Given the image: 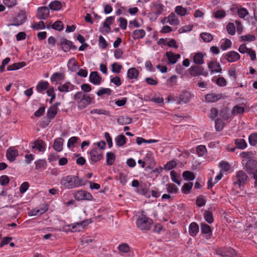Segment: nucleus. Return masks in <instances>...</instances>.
<instances>
[{
    "instance_id": "nucleus-30",
    "label": "nucleus",
    "mask_w": 257,
    "mask_h": 257,
    "mask_svg": "<svg viewBox=\"0 0 257 257\" xmlns=\"http://www.w3.org/2000/svg\"><path fill=\"white\" fill-rule=\"evenodd\" d=\"M168 19L169 24L171 25H177L179 24V20L174 13H171Z\"/></svg>"
},
{
    "instance_id": "nucleus-55",
    "label": "nucleus",
    "mask_w": 257,
    "mask_h": 257,
    "mask_svg": "<svg viewBox=\"0 0 257 257\" xmlns=\"http://www.w3.org/2000/svg\"><path fill=\"white\" fill-rule=\"evenodd\" d=\"M196 203L198 206L202 207L205 204L206 200L203 196H199L196 199Z\"/></svg>"
},
{
    "instance_id": "nucleus-38",
    "label": "nucleus",
    "mask_w": 257,
    "mask_h": 257,
    "mask_svg": "<svg viewBox=\"0 0 257 257\" xmlns=\"http://www.w3.org/2000/svg\"><path fill=\"white\" fill-rule=\"evenodd\" d=\"M163 5L161 4L154 5L153 7V13L156 15L161 14L163 11Z\"/></svg>"
},
{
    "instance_id": "nucleus-53",
    "label": "nucleus",
    "mask_w": 257,
    "mask_h": 257,
    "mask_svg": "<svg viewBox=\"0 0 257 257\" xmlns=\"http://www.w3.org/2000/svg\"><path fill=\"white\" fill-rule=\"evenodd\" d=\"M226 29L229 34L233 35L235 34V28L233 23H228L226 26Z\"/></svg>"
},
{
    "instance_id": "nucleus-42",
    "label": "nucleus",
    "mask_w": 257,
    "mask_h": 257,
    "mask_svg": "<svg viewBox=\"0 0 257 257\" xmlns=\"http://www.w3.org/2000/svg\"><path fill=\"white\" fill-rule=\"evenodd\" d=\"M91 221L89 220H85L80 222H77L72 226V228L74 229L76 227L83 228L84 226L89 224Z\"/></svg>"
},
{
    "instance_id": "nucleus-59",
    "label": "nucleus",
    "mask_w": 257,
    "mask_h": 257,
    "mask_svg": "<svg viewBox=\"0 0 257 257\" xmlns=\"http://www.w3.org/2000/svg\"><path fill=\"white\" fill-rule=\"evenodd\" d=\"M167 191L171 193H175L177 192V188L176 185L173 184H169L167 185Z\"/></svg>"
},
{
    "instance_id": "nucleus-13",
    "label": "nucleus",
    "mask_w": 257,
    "mask_h": 257,
    "mask_svg": "<svg viewBox=\"0 0 257 257\" xmlns=\"http://www.w3.org/2000/svg\"><path fill=\"white\" fill-rule=\"evenodd\" d=\"M208 67L211 73H221L222 69L218 62L215 60H212L208 63Z\"/></svg>"
},
{
    "instance_id": "nucleus-37",
    "label": "nucleus",
    "mask_w": 257,
    "mask_h": 257,
    "mask_svg": "<svg viewBox=\"0 0 257 257\" xmlns=\"http://www.w3.org/2000/svg\"><path fill=\"white\" fill-rule=\"evenodd\" d=\"M36 169H45L46 168L47 162L45 160H39L35 162Z\"/></svg>"
},
{
    "instance_id": "nucleus-62",
    "label": "nucleus",
    "mask_w": 257,
    "mask_h": 257,
    "mask_svg": "<svg viewBox=\"0 0 257 257\" xmlns=\"http://www.w3.org/2000/svg\"><path fill=\"white\" fill-rule=\"evenodd\" d=\"M175 12L180 16H185L186 13V9L182 6H177L175 9Z\"/></svg>"
},
{
    "instance_id": "nucleus-10",
    "label": "nucleus",
    "mask_w": 257,
    "mask_h": 257,
    "mask_svg": "<svg viewBox=\"0 0 257 257\" xmlns=\"http://www.w3.org/2000/svg\"><path fill=\"white\" fill-rule=\"evenodd\" d=\"M49 9L46 7L39 8L37 11V18L40 20H46L49 15Z\"/></svg>"
},
{
    "instance_id": "nucleus-5",
    "label": "nucleus",
    "mask_w": 257,
    "mask_h": 257,
    "mask_svg": "<svg viewBox=\"0 0 257 257\" xmlns=\"http://www.w3.org/2000/svg\"><path fill=\"white\" fill-rule=\"evenodd\" d=\"M27 19V16L24 11H20L16 16L13 17L12 23L9 26H19L22 25Z\"/></svg>"
},
{
    "instance_id": "nucleus-14",
    "label": "nucleus",
    "mask_w": 257,
    "mask_h": 257,
    "mask_svg": "<svg viewBox=\"0 0 257 257\" xmlns=\"http://www.w3.org/2000/svg\"><path fill=\"white\" fill-rule=\"evenodd\" d=\"M89 81L95 85H99L101 81V77L96 71L91 72L89 76Z\"/></svg>"
},
{
    "instance_id": "nucleus-47",
    "label": "nucleus",
    "mask_w": 257,
    "mask_h": 257,
    "mask_svg": "<svg viewBox=\"0 0 257 257\" xmlns=\"http://www.w3.org/2000/svg\"><path fill=\"white\" fill-rule=\"evenodd\" d=\"M240 39L241 41L251 42L255 40V37L253 35L248 34L241 36Z\"/></svg>"
},
{
    "instance_id": "nucleus-7",
    "label": "nucleus",
    "mask_w": 257,
    "mask_h": 257,
    "mask_svg": "<svg viewBox=\"0 0 257 257\" xmlns=\"http://www.w3.org/2000/svg\"><path fill=\"white\" fill-rule=\"evenodd\" d=\"M189 73L193 76H197L199 75H203L206 76L208 72L206 70H204V68L202 66L198 65H192L189 69Z\"/></svg>"
},
{
    "instance_id": "nucleus-25",
    "label": "nucleus",
    "mask_w": 257,
    "mask_h": 257,
    "mask_svg": "<svg viewBox=\"0 0 257 257\" xmlns=\"http://www.w3.org/2000/svg\"><path fill=\"white\" fill-rule=\"evenodd\" d=\"M58 108L56 107V106H50L47 113V117L49 119L53 118L57 114Z\"/></svg>"
},
{
    "instance_id": "nucleus-39",
    "label": "nucleus",
    "mask_w": 257,
    "mask_h": 257,
    "mask_svg": "<svg viewBox=\"0 0 257 257\" xmlns=\"http://www.w3.org/2000/svg\"><path fill=\"white\" fill-rule=\"evenodd\" d=\"M158 141L157 140H153V139L147 140H145V139L141 138V137H137L136 139V142H137V144L139 145H141L143 143L150 144V143H157V142H158Z\"/></svg>"
},
{
    "instance_id": "nucleus-8",
    "label": "nucleus",
    "mask_w": 257,
    "mask_h": 257,
    "mask_svg": "<svg viewBox=\"0 0 257 257\" xmlns=\"http://www.w3.org/2000/svg\"><path fill=\"white\" fill-rule=\"evenodd\" d=\"M92 164L95 163L100 160L103 157V153L98 148L93 149L89 153Z\"/></svg>"
},
{
    "instance_id": "nucleus-15",
    "label": "nucleus",
    "mask_w": 257,
    "mask_h": 257,
    "mask_svg": "<svg viewBox=\"0 0 257 257\" xmlns=\"http://www.w3.org/2000/svg\"><path fill=\"white\" fill-rule=\"evenodd\" d=\"M61 47L62 50L65 52L68 51L70 49L76 50L77 47L72 45V42L66 39H63L61 42Z\"/></svg>"
},
{
    "instance_id": "nucleus-41",
    "label": "nucleus",
    "mask_w": 257,
    "mask_h": 257,
    "mask_svg": "<svg viewBox=\"0 0 257 257\" xmlns=\"http://www.w3.org/2000/svg\"><path fill=\"white\" fill-rule=\"evenodd\" d=\"M200 37L205 42H210L213 38V36L208 33H202Z\"/></svg>"
},
{
    "instance_id": "nucleus-48",
    "label": "nucleus",
    "mask_w": 257,
    "mask_h": 257,
    "mask_svg": "<svg viewBox=\"0 0 257 257\" xmlns=\"http://www.w3.org/2000/svg\"><path fill=\"white\" fill-rule=\"evenodd\" d=\"M207 150L205 146L199 145L196 148V152L199 156H203Z\"/></svg>"
},
{
    "instance_id": "nucleus-40",
    "label": "nucleus",
    "mask_w": 257,
    "mask_h": 257,
    "mask_svg": "<svg viewBox=\"0 0 257 257\" xmlns=\"http://www.w3.org/2000/svg\"><path fill=\"white\" fill-rule=\"evenodd\" d=\"M204 218L206 222L208 223H212L213 222L214 219L213 217L212 213L209 211H206L204 213Z\"/></svg>"
},
{
    "instance_id": "nucleus-63",
    "label": "nucleus",
    "mask_w": 257,
    "mask_h": 257,
    "mask_svg": "<svg viewBox=\"0 0 257 257\" xmlns=\"http://www.w3.org/2000/svg\"><path fill=\"white\" fill-rule=\"evenodd\" d=\"M215 128L216 131H220L223 127V123L220 119H217L215 120Z\"/></svg>"
},
{
    "instance_id": "nucleus-46",
    "label": "nucleus",
    "mask_w": 257,
    "mask_h": 257,
    "mask_svg": "<svg viewBox=\"0 0 257 257\" xmlns=\"http://www.w3.org/2000/svg\"><path fill=\"white\" fill-rule=\"evenodd\" d=\"M118 249L122 252L127 253L130 251V246L127 243H122L119 245Z\"/></svg>"
},
{
    "instance_id": "nucleus-3",
    "label": "nucleus",
    "mask_w": 257,
    "mask_h": 257,
    "mask_svg": "<svg viewBox=\"0 0 257 257\" xmlns=\"http://www.w3.org/2000/svg\"><path fill=\"white\" fill-rule=\"evenodd\" d=\"M249 181V178L244 171L237 172L234 177V186L238 185L239 187L244 186Z\"/></svg>"
},
{
    "instance_id": "nucleus-51",
    "label": "nucleus",
    "mask_w": 257,
    "mask_h": 257,
    "mask_svg": "<svg viewBox=\"0 0 257 257\" xmlns=\"http://www.w3.org/2000/svg\"><path fill=\"white\" fill-rule=\"evenodd\" d=\"M111 93V90L110 88H101L97 92L96 94L98 96H101L104 94L110 95Z\"/></svg>"
},
{
    "instance_id": "nucleus-56",
    "label": "nucleus",
    "mask_w": 257,
    "mask_h": 257,
    "mask_svg": "<svg viewBox=\"0 0 257 257\" xmlns=\"http://www.w3.org/2000/svg\"><path fill=\"white\" fill-rule=\"evenodd\" d=\"M176 166V163L174 161H171L168 162L164 166V168L166 170L169 171L170 170L174 168H175Z\"/></svg>"
},
{
    "instance_id": "nucleus-24",
    "label": "nucleus",
    "mask_w": 257,
    "mask_h": 257,
    "mask_svg": "<svg viewBox=\"0 0 257 257\" xmlns=\"http://www.w3.org/2000/svg\"><path fill=\"white\" fill-rule=\"evenodd\" d=\"M117 121L119 124L124 125L131 123L132 122V119L128 116L124 117L120 116L117 118Z\"/></svg>"
},
{
    "instance_id": "nucleus-45",
    "label": "nucleus",
    "mask_w": 257,
    "mask_h": 257,
    "mask_svg": "<svg viewBox=\"0 0 257 257\" xmlns=\"http://www.w3.org/2000/svg\"><path fill=\"white\" fill-rule=\"evenodd\" d=\"M52 28L54 30L60 31L63 29V24L61 21H57L52 25Z\"/></svg>"
},
{
    "instance_id": "nucleus-26",
    "label": "nucleus",
    "mask_w": 257,
    "mask_h": 257,
    "mask_svg": "<svg viewBox=\"0 0 257 257\" xmlns=\"http://www.w3.org/2000/svg\"><path fill=\"white\" fill-rule=\"evenodd\" d=\"M49 83L47 81H42L37 86L36 89L38 92L42 93L49 88Z\"/></svg>"
},
{
    "instance_id": "nucleus-18",
    "label": "nucleus",
    "mask_w": 257,
    "mask_h": 257,
    "mask_svg": "<svg viewBox=\"0 0 257 257\" xmlns=\"http://www.w3.org/2000/svg\"><path fill=\"white\" fill-rule=\"evenodd\" d=\"M32 148L38 150L40 152H44L46 149L45 143L42 140H37L33 143Z\"/></svg>"
},
{
    "instance_id": "nucleus-60",
    "label": "nucleus",
    "mask_w": 257,
    "mask_h": 257,
    "mask_svg": "<svg viewBox=\"0 0 257 257\" xmlns=\"http://www.w3.org/2000/svg\"><path fill=\"white\" fill-rule=\"evenodd\" d=\"M9 181V178L6 175H3L0 177V184L2 186H6L8 185Z\"/></svg>"
},
{
    "instance_id": "nucleus-12",
    "label": "nucleus",
    "mask_w": 257,
    "mask_h": 257,
    "mask_svg": "<svg viewBox=\"0 0 257 257\" xmlns=\"http://www.w3.org/2000/svg\"><path fill=\"white\" fill-rule=\"evenodd\" d=\"M224 57L229 62H234L240 59V55L236 52L231 51L225 54Z\"/></svg>"
},
{
    "instance_id": "nucleus-64",
    "label": "nucleus",
    "mask_w": 257,
    "mask_h": 257,
    "mask_svg": "<svg viewBox=\"0 0 257 257\" xmlns=\"http://www.w3.org/2000/svg\"><path fill=\"white\" fill-rule=\"evenodd\" d=\"M29 184L27 182L23 183L20 187V192L21 194L24 193L29 188Z\"/></svg>"
},
{
    "instance_id": "nucleus-33",
    "label": "nucleus",
    "mask_w": 257,
    "mask_h": 257,
    "mask_svg": "<svg viewBox=\"0 0 257 257\" xmlns=\"http://www.w3.org/2000/svg\"><path fill=\"white\" fill-rule=\"evenodd\" d=\"M183 177L185 180L192 181L195 178V176L193 172L189 171H185L183 173Z\"/></svg>"
},
{
    "instance_id": "nucleus-36",
    "label": "nucleus",
    "mask_w": 257,
    "mask_h": 257,
    "mask_svg": "<svg viewBox=\"0 0 257 257\" xmlns=\"http://www.w3.org/2000/svg\"><path fill=\"white\" fill-rule=\"evenodd\" d=\"M115 159V156L114 153L112 152H108L106 154V163L108 165H112Z\"/></svg>"
},
{
    "instance_id": "nucleus-61",
    "label": "nucleus",
    "mask_w": 257,
    "mask_h": 257,
    "mask_svg": "<svg viewBox=\"0 0 257 257\" xmlns=\"http://www.w3.org/2000/svg\"><path fill=\"white\" fill-rule=\"evenodd\" d=\"M214 17L217 19H222L226 15V13L223 10H218L214 13Z\"/></svg>"
},
{
    "instance_id": "nucleus-2",
    "label": "nucleus",
    "mask_w": 257,
    "mask_h": 257,
    "mask_svg": "<svg viewBox=\"0 0 257 257\" xmlns=\"http://www.w3.org/2000/svg\"><path fill=\"white\" fill-rule=\"evenodd\" d=\"M152 224V220L143 215L139 216L136 221L137 227L142 230H150Z\"/></svg>"
},
{
    "instance_id": "nucleus-9",
    "label": "nucleus",
    "mask_w": 257,
    "mask_h": 257,
    "mask_svg": "<svg viewBox=\"0 0 257 257\" xmlns=\"http://www.w3.org/2000/svg\"><path fill=\"white\" fill-rule=\"evenodd\" d=\"M74 197L78 200H91L92 198L91 194L86 191L80 190L75 193Z\"/></svg>"
},
{
    "instance_id": "nucleus-21",
    "label": "nucleus",
    "mask_w": 257,
    "mask_h": 257,
    "mask_svg": "<svg viewBox=\"0 0 257 257\" xmlns=\"http://www.w3.org/2000/svg\"><path fill=\"white\" fill-rule=\"evenodd\" d=\"M63 139L59 138L54 141L53 148L54 149L58 152H61L63 149Z\"/></svg>"
},
{
    "instance_id": "nucleus-19",
    "label": "nucleus",
    "mask_w": 257,
    "mask_h": 257,
    "mask_svg": "<svg viewBox=\"0 0 257 257\" xmlns=\"http://www.w3.org/2000/svg\"><path fill=\"white\" fill-rule=\"evenodd\" d=\"M199 231V226L196 222H192L189 227V234L192 236H195Z\"/></svg>"
},
{
    "instance_id": "nucleus-58",
    "label": "nucleus",
    "mask_w": 257,
    "mask_h": 257,
    "mask_svg": "<svg viewBox=\"0 0 257 257\" xmlns=\"http://www.w3.org/2000/svg\"><path fill=\"white\" fill-rule=\"evenodd\" d=\"M231 45V42L229 39H225L224 42L221 45V48L223 50H226L227 49L230 48Z\"/></svg>"
},
{
    "instance_id": "nucleus-54",
    "label": "nucleus",
    "mask_w": 257,
    "mask_h": 257,
    "mask_svg": "<svg viewBox=\"0 0 257 257\" xmlns=\"http://www.w3.org/2000/svg\"><path fill=\"white\" fill-rule=\"evenodd\" d=\"M244 111V108L243 107L236 105L234 106L232 110V113L233 114H240Z\"/></svg>"
},
{
    "instance_id": "nucleus-6",
    "label": "nucleus",
    "mask_w": 257,
    "mask_h": 257,
    "mask_svg": "<svg viewBox=\"0 0 257 257\" xmlns=\"http://www.w3.org/2000/svg\"><path fill=\"white\" fill-rule=\"evenodd\" d=\"M216 253L223 257H235L236 252L231 247H220L216 249Z\"/></svg>"
},
{
    "instance_id": "nucleus-23",
    "label": "nucleus",
    "mask_w": 257,
    "mask_h": 257,
    "mask_svg": "<svg viewBox=\"0 0 257 257\" xmlns=\"http://www.w3.org/2000/svg\"><path fill=\"white\" fill-rule=\"evenodd\" d=\"M127 75L130 79H137L139 76V71L136 68H130L127 71Z\"/></svg>"
},
{
    "instance_id": "nucleus-17",
    "label": "nucleus",
    "mask_w": 257,
    "mask_h": 257,
    "mask_svg": "<svg viewBox=\"0 0 257 257\" xmlns=\"http://www.w3.org/2000/svg\"><path fill=\"white\" fill-rule=\"evenodd\" d=\"M222 97V94L210 93L206 95V100L208 102H215Z\"/></svg>"
},
{
    "instance_id": "nucleus-35",
    "label": "nucleus",
    "mask_w": 257,
    "mask_h": 257,
    "mask_svg": "<svg viewBox=\"0 0 257 257\" xmlns=\"http://www.w3.org/2000/svg\"><path fill=\"white\" fill-rule=\"evenodd\" d=\"M91 101V98L88 95H85V97H83L81 101L80 102V105H79V107L84 108L88 105Z\"/></svg>"
},
{
    "instance_id": "nucleus-28",
    "label": "nucleus",
    "mask_w": 257,
    "mask_h": 257,
    "mask_svg": "<svg viewBox=\"0 0 257 257\" xmlns=\"http://www.w3.org/2000/svg\"><path fill=\"white\" fill-rule=\"evenodd\" d=\"M115 141L117 146L121 147L126 143V138L123 135L121 134L115 138Z\"/></svg>"
},
{
    "instance_id": "nucleus-43",
    "label": "nucleus",
    "mask_w": 257,
    "mask_h": 257,
    "mask_svg": "<svg viewBox=\"0 0 257 257\" xmlns=\"http://www.w3.org/2000/svg\"><path fill=\"white\" fill-rule=\"evenodd\" d=\"M248 142L251 146H254L257 143V134L252 133L248 138Z\"/></svg>"
},
{
    "instance_id": "nucleus-31",
    "label": "nucleus",
    "mask_w": 257,
    "mask_h": 257,
    "mask_svg": "<svg viewBox=\"0 0 257 257\" xmlns=\"http://www.w3.org/2000/svg\"><path fill=\"white\" fill-rule=\"evenodd\" d=\"M62 7L61 3L58 1H54L49 5V7L50 9L54 11H59L61 9Z\"/></svg>"
},
{
    "instance_id": "nucleus-32",
    "label": "nucleus",
    "mask_w": 257,
    "mask_h": 257,
    "mask_svg": "<svg viewBox=\"0 0 257 257\" xmlns=\"http://www.w3.org/2000/svg\"><path fill=\"white\" fill-rule=\"evenodd\" d=\"M201 230L202 233L206 234L209 236L212 235V230L210 227L205 223L201 224Z\"/></svg>"
},
{
    "instance_id": "nucleus-57",
    "label": "nucleus",
    "mask_w": 257,
    "mask_h": 257,
    "mask_svg": "<svg viewBox=\"0 0 257 257\" xmlns=\"http://www.w3.org/2000/svg\"><path fill=\"white\" fill-rule=\"evenodd\" d=\"M32 27L36 30L43 29L45 27L44 22L42 21L38 23H35Z\"/></svg>"
},
{
    "instance_id": "nucleus-52",
    "label": "nucleus",
    "mask_w": 257,
    "mask_h": 257,
    "mask_svg": "<svg viewBox=\"0 0 257 257\" xmlns=\"http://www.w3.org/2000/svg\"><path fill=\"white\" fill-rule=\"evenodd\" d=\"M193 186V183L189 182L185 183L182 188V191L184 193L187 194L191 189Z\"/></svg>"
},
{
    "instance_id": "nucleus-44",
    "label": "nucleus",
    "mask_w": 257,
    "mask_h": 257,
    "mask_svg": "<svg viewBox=\"0 0 257 257\" xmlns=\"http://www.w3.org/2000/svg\"><path fill=\"white\" fill-rule=\"evenodd\" d=\"M85 94L82 91L77 92L74 96V98L75 100L77 101V102L79 103V105H80V102L83 99V97H85Z\"/></svg>"
},
{
    "instance_id": "nucleus-11",
    "label": "nucleus",
    "mask_w": 257,
    "mask_h": 257,
    "mask_svg": "<svg viewBox=\"0 0 257 257\" xmlns=\"http://www.w3.org/2000/svg\"><path fill=\"white\" fill-rule=\"evenodd\" d=\"M190 93L187 91H182L177 97V101L178 103H186L190 101Z\"/></svg>"
},
{
    "instance_id": "nucleus-29",
    "label": "nucleus",
    "mask_w": 257,
    "mask_h": 257,
    "mask_svg": "<svg viewBox=\"0 0 257 257\" xmlns=\"http://www.w3.org/2000/svg\"><path fill=\"white\" fill-rule=\"evenodd\" d=\"M236 147L239 149H244L247 147V144L244 140L238 139L235 140Z\"/></svg>"
},
{
    "instance_id": "nucleus-50",
    "label": "nucleus",
    "mask_w": 257,
    "mask_h": 257,
    "mask_svg": "<svg viewBox=\"0 0 257 257\" xmlns=\"http://www.w3.org/2000/svg\"><path fill=\"white\" fill-rule=\"evenodd\" d=\"M91 114L97 113L98 114H104L109 116L110 112L108 111L105 110L103 109H95L90 111Z\"/></svg>"
},
{
    "instance_id": "nucleus-1",
    "label": "nucleus",
    "mask_w": 257,
    "mask_h": 257,
    "mask_svg": "<svg viewBox=\"0 0 257 257\" xmlns=\"http://www.w3.org/2000/svg\"><path fill=\"white\" fill-rule=\"evenodd\" d=\"M87 181L76 175H68L60 180V184L67 189H72L84 185Z\"/></svg>"
},
{
    "instance_id": "nucleus-27",
    "label": "nucleus",
    "mask_w": 257,
    "mask_h": 257,
    "mask_svg": "<svg viewBox=\"0 0 257 257\" xmlns=\"http://www.w3.org/2000/svg\"><path fill=\"white\" fill-rule=\"evenodd\" d=\"M193 61L197 65L203 64V55L201 53H196L193 57Z\"/></svg>"
},
{
    "instance_id": "nucleus-49",
    "label": "nucleus",
    "mask_w": 257,
    "mask_h": 257,
    "mask_svg": "<svg viewBox=\"0 0 257 257\" xmlns=\"http://www.w3.org/2000/svg\"><path fill=\"white\" fill-rule=\"evenodd\" d=\"M122 69V66L118 63H113L111 65V71L113 73H119Z\"/></svg>"
},
{
    "instance_id": "nucleus-16",
    "label": "nucleus",
    "mask_w": 257,
    "mask_h": 257,
    "mask_svg": "<svg viewBox=\"0 0 257 257\" xmlns=\"http://www.w3.org/2000/svg\"><path fill=\"white\" fill-rule=\"evenodd\" d=\"M19 153L17 150L14 148H10L7 150V157L10 162H13L16 160V158L18 156Z\"/></svg>"
},
{
    "instance_id": "nucleus-4",
    "label": "nucleus",
    "mask_w": 257,
    "mask_h": 257,
    "mask_svg": "<svg viewBox=\"0 0 257 257\" xmlns=\"http://www.w3.org/2000/svg\"><path fill=\"white\" fill-rule=\"evenodd\" d=\"M244 169L249 174L253 175V178L255 180V183H257V162L252 159H249L245 164Z\"/></svg>"
},
{
    "instance_id": "nucleus-34",
    "label": "nucleus",
    "mask_w": 257,
    "mask_h": 257,
    "mask_svg": "<svg viewBox=\"0 0 257 257\" xmlns=\"http://www.w3.org/2000/svg\"><path fill=\"white\" fill-rule=\"evenodd\" d=\"M64 78V75L60 72H56L54 73L51 77V80L52 82H57L62 80Z\"/></svg>"
},
{
    "instance_id": "nucleus-22",
    "label": "nucleus",
    "mask_w": 257,
    "mask_h": 257,
    "mask_svg": "<svg viewBox=\"0 0 257 257\" xmlns=\"http://www.w3.org/2000/svg\"><path fill=\"white\" fill-rule=\"evenodd\" d=\"M146 32L143 29L136 30L133 32L132 37L134 39H142L144 37Z\"/></svg>"
},
{
    "instance_id": "nucleus-20",
    "label": "nucleus",
    "mask_w": 257,
    "mask_h": 257,
    "mask_svg": "<svg viewBox=\"0 0 257 257\" xmlns=\"http://www.w3.org/2000/svg\"><path fill=\"white\" fill-rule=\"evenodd\" d=\"M166 56L169 62L172 64L176 63L178 59L180 57L179 54H175L171 52H167L166 53Z\"/></svg>"
}]
</instances>
